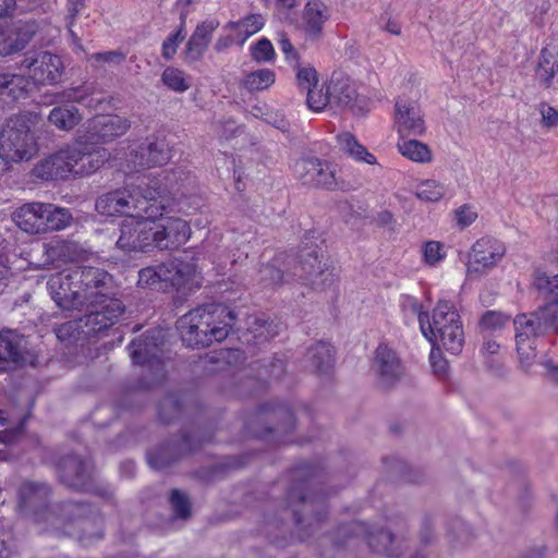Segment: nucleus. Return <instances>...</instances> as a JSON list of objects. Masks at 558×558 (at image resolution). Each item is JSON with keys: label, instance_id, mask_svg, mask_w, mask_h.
<instances>
[{"label": "nucleus", "instance_id": "69168bd1", "mask_svg": "<svg viewBox=\"0 0 558 558\" xmlns=\"http://www.w3.org/2000/svg\"><path fill=\"white\" fill-rule=\"evenodd\" d=\"M296 81L301 88L308 90L317 85V72L312 66L299 68L296 72Z\"/></svg>", "mask_w": 558, "mask_h": 558}, {"label": "nucleus", "instance_id": "f03ea898", "mask_svg": "<svg viewBox=\"0 0 558 558\" xmlns=\"http://www.w3.org/2000/svg\"><path fill=\"white\" fill-rule=\"evenodd\" d=\"M533 286L537 291V308L513 320L519 366L524 373H530L535 364L537 338L558 332V272L537 269Z\"/></svg>", "mask_w": 558, "mask_h": 558}, {"label": "nucleus", "instance_id": "a211bd4d", "mask_svg": "<svg viewBox=\"0 0 558 558\" xmlns=\"http://www.w3.org/2000/svg\"><path fill=\"white\" fill-rule=\"evenodd\" d=\"M20 69L26 71L37 84H54L62 74L61 59L49 51L36 50L25 53Z\"/></svg>", "mask_w": 558, "mask_h": 558}, {"label": "nucleus", "instance_id": "4be33fe9", "mask_svg": "<svg viewBox=\"0 0 558 558\" xmlns=\"http://www.w3.org/2000/svg\"><path fill=\"white\" fill-rule=\"evenodd\" d=\"M38 32L35 21H17L0 24V56H10L23 50Z\"/></svg>", "mask_w": 558, "mask_h": 558}, {"label": "nucleus", "instance_id": "052dcab7", "mask_svg": "<svg viewBox=\"0 0 558 558\" xmlns=\"http://www.w3.org/2000/svg\"><path fill=\"white\" fill-rule=\"evenodd\" d=\"M550 3L548 0H529L526 10L532 15V21L541 26L543 24V16L549 11Z\"/></svg>", "mask_w": 558, "mask_h": 558}, {"label": "nucleus", "instance_id": "9d476101", "mask_svg": "<svg viewBox=\"0 0 558 558\" xmlns=\"http://www.w3.org/2000/svg\"><path fill=\"white\" fill-rule=\"evenodd\" d=\"M93 90V86L84 84L66 88L61 93L56 94L53 104H57L58 106L52 108L49 112L48 121L50 124L61 131H71L77 126L82 121L83 116L72 104H85L86 106L92 107L93 104L89 97L92 96Z\"/></svg>", "mask_w": 558, "mask_h": 558}, {"label": "nucleus", "instance_id": "864d4df0", "mask_svg": "<svg viewBox=\"0 0 558 558\" xmlns=\"http://www.w3.org/2000/svg\"><path fill=\"white\" fill-rule=\"evenodd\" d=\"M387 531H392L399 539L405 544V534L408 532V518L404 513L393 512L387 517Z\"/></svg>", "mask_w": 558, "mask_h": 558}, {"label": "nucleus", "instance_id": "c756f323", "mask_svg": "<svg viewBox=\"0 0 558 558\" xmlns=\"http://www.w3.org/2000/svg\"><path fill=\"white\" fill-rule=\"evenodd\" d=\"M24 339L13 331L0 332V372L9 371L24 361Z\"/></svg>", "mask_w": 558, "mask_h": 558}, {"label": "nucleus", "instance_id": "49530a36", "mask_svg": "<svg viewBox=\"0 0 558 558\" xmlns=\"http://www.w3.org/2000/svg\"><path fill=\"white\" fill-rule=\"evenodd\" d=\"M307 106L311 110L319 112L325 109L328 105L331 107V95L329 93V83L326 88L324 86L320 88L315 85L314 87L307 90L306 98Z\"/></svg>", "mask_w": 558, "mask_h": 558}, {"label": "nucleus", "instance_id": "5701e85b", "mask_svg": "<svg viewBox=\"0 0 558 558\" xmlns=\"http://www.w3.org/2000/svg\"><path fill=\"white\" fill-rule=\"evenodd\" d=\"M171 159L169 144L163 137H149L130 153L135 169L161 167Z\"/></svg>", "mask_w": 558, "mask_h": 558}, {"label": "nucleus", "instance_id": "13d9d810", "mask_svg": "<svg viewBox=\"0 0 558 558\" xmlns=\"http://www.w3.org/2000/svg\"><path fill=\"white\" fill-rule=\"evenodd\" d=\"M82 145H92L89 142H81V130L77 131V136L74 143L62 148L64 154L69 157L68 161L72 168V174L76 175V167L80 162V154Z\"/></svg>", "mask_w": 558, "mask_h": 558}, {"label": "nucleus", "instance_id": "de8ad7c7", "mask_svg": "<svg viewBox=\"0 0 558 558\" xmlns=\"http://www.w3.org/2000/svg\"><path fill=\"white\" fill-rule=\"evenodd\" d=\"M446 193V187L435 181V180H426L423 181L416 189V196L425 202H438L440 201Z\"/></svg>", "mask_w": 558, "mask_h": 558}, {"label": "nucleus", "instance_id": "a19ab883", "mask_svg": "<svg viewBox=\"0 0 558 558\" xmlns=\"http://www.w3.org/2000/svg\"><path fill=\"white\" fill-rule=\"evenodd\" d=\"M558 72V60L555 56L546 48L541 51V58L536 75L538 80L549 87L553 77Z\"/></svg>", "mask_w": 558, "mask_h": 558}, {"label": "nucleus", "instance_id": "f704fd0d", "mask_svg": "<svg viewBox=\"0 0 558 558\" xmlns=\"http://www.w3.org/2000/svg\"><path fill=\"white\" fill-rule=\"evenodd\" d=\"M193 266L179 259H171L159 264V271L163 282L170 283L172 287L180 288L193 274Z\"/></svg>", "mask_w": 558, "mask_h": 558}, {"label": "nucleus", "instance_id": "79ce46f5", "mask_svg": "<svg viewBox=\"0 0 558 558\" xmlns=\"http://www.w3.org/2000/svg\"><path fill=\"white\" fill-rule=\"evenodd\" d=\"M264 25V17L260 14H250L243 20L229 22L226 27L238 31L242 35V43L250 36L256 34Z\"/></svg>", "mask_w": 558, "mask_h": 558}, {"label": "nucleus", "instance_id": "58836bf2", "mask_svg": "<svg viewBox=\"0 0 558 558\" xmlns=\"http://www.w3.org/2000/svg\"><path fill=\"white\" fill-rule=\"evenodd\" d=\"M398 149L402 156L415 162H429L433 157L429 147L416 140H403L399 142Z\"/></svg>", "mask_w": 558, "mask_h": 558}, {"label": "nucleus", "instance_id": "c85d7f7f", "mask_svg": "<svg viewBox=\"0 0 558 558\" xmlns=\"http://www.w3.org/2000/svg\"><path fill=\"white\" fill-rule=\"evenodd\" d=\"M219 21L216 19L206 20L198 24L186 43L185 58L189 61L199 60L213 37L214 32L219 27Z\"/></svg>", "mask_w": 558, "mask_h": 558}, {"label": "nucleus", "instance_id": "37998d69", "mask_svg": "<svg viewBox=\"0 0 558 558\" xmlns=\"http://www.w3.org/2000/svg\"><path fill=\"white\" fill-rule=\"evenodd\" d=\"M26 80L19 74L0 73V96L17 98L26 88Z\"/></svg>", "mask_w": 558, "mask_h": 558}, {"label": "nucleus", "instance_id": "412c9836", "mask_svg": "<svg viewBox=\"0 0 558 558\" xmlns=\"http://www.w3.org/2000/svg\"><path fill=\"white\" fill-rule=\"evenodd\" d=\"M73 277L74 270L68 269L51 275L47 281L51 299L58 307L65 311L82 310V300Z\"/></svg>", "mask_w": 558, "mask_h": 558}, {"label": "nucleus", "instance_id": "0e129e2a", "mask_svg": "<svg viewBox=\"0 0 558 558\" xmlns=\"http://www.w3.org/2000/svg\"><path fill=\"white\" fill-rule=\"evenodd\" d=\"M420 541L423 545L432 544L436 538L435 520L432 514H425L421 522L418 532Z\"/></svg>", "mask_w": 558, "mask_h": 558}, {"label": "nucleus", "instance_id": "8fccbe9b", "mask_svg": "<svg viewBox=\"0 0 558 558\" xmlns=\"http://www.w3.org/2000/svg\"><path fill=\"white\" fill-rule=\"evenodd\" d=\"M171 507L175 518L187 520L191 515V505L189 498L178 489L171 492Z\"/></svg>", "mask_w": 558, "mask_h": 558}, {"label": "nucleus", "instance_id": "dca6fc26", "mask_svg": "<svg viewBox=\"0 0 558 558\" xmlns=\"http://www.w3.org/2000/svg\"><path fill=\"white\" fill-rule=\"evenodd\" d=\"M307 484L298 482L288 493V506L292 508V512L298 524L312 520L320 522L327 514L325 498L317 494H307Z\"/></svg>", "mask_w": 558, "mask_h": 558}, {"label": "nucleus", "instance_id": "c9c22d12", "mask_svg": "<svg viewBox=\"0 0 558 558\" xmlns=\"http://www.w3.org/2000/svg\"><path fill=\"white\" fill-rule=\"evenodd\" d=\"M337 142L340 149L356 161H363L368 165L377 162L376 157L371 154L365 146L360 144L355 136L349 132L337 135Z\"/></svg>", "mask_w": 558, "mask_h": 558}, {"label": "nucleus", "instance_id": "3c124183", "mask_svg": "<svg viewBox=\"0 0 558 558\" xmlns=\"http://www.w3.org/2000/svg\"><path fill=\"white\" fill-rule=\"evenodd\" d=\"M275 416H276L278 423L274 427V432L289 433L294 429V426H295L294 414L288 407H286V405L278 407L275 410Z\"/></svg>", "mask_w": 558, "mask_h": 558}, {"label": "nucleus", "instance_id": "aec40b11", "mask_svg": "<svg viewBox=\"0 0 558 558\" xmlns=\"http://www.w3.org/2000/svg\"><path fill=\"white\" fill-rule=\"evenodd\" d=\"M371 369L377 385L384 389L395 386L403 376L404 367L396 351L387 344H379L375 350Z\"/></svg>", "mask_w": 558, "mask_h": 558}, {"label": "nucleus", "instance_id": "4d7b16f0", "mask_svg": "<svg viewBox=\"0 0 558 558\" xmlns=\"http://www.w3.org/2000/svg\"><path fill=\"white\" fill-rule=\"evenodd\" d=\"M180 411V402L174 397H167L159 404V416L165 423H170Z\"/></svg>", "mask_w": 558, "mask_h": 558}, {"label": "nucleus", "instance_id": "5fc2aeb1", "mask_svg": "<svg viewBox=\"0 0 558 558\" xmlns=\"http://www.w3.org/2000/svg\"><path fill=\"white\" fill-rule=\"evenodd\" d=\"M509 317L501 312L488 311L486 312L481 320L480 328L482 330H495L505 326Z\"/></svg>", "mask_w": 558, "mask_h": 558}, {"label": "nucleus", "instance_id": "7ed1b4c3", "mask_svg": "<svg viewBox=\"0 0 558 558\" xmlns=\"http://www.w3.org/2000/svg\"><path fill=\"white\" fill-rule=\"evenodd\" d=\"M293 280L310 286L313 290H325L335 282L333 274L323 268L315 247H304L298 257L277 255L271 262L260 266L258 281L263 287L275 288Z\"/></svg>", "mask_w": 558, "mask_h": 558}, {"label": "nucleus", "instance_id": "603ef678", "mask_svg": "<svg viewBox=\"0 0 558 558\" xmlns=\"http://www.w3.org/2000/svg\"><path fill=\"white\" fill-rule=\"evenodd\" d=\"M315 187H323L333 191L339 187V182L336 178V172L331 169L330 165L326 161L322 162V171H319L314 183Z\"/></svg>", "mask_w": 558, "mask_h": 558}, {"label": "nucleus", "instance_id": "f3484780", "mask_svg": "<svg viewBox=\"0 0 558 558\" xmlns=\"http://www.w3.org/2000/svg\"><path fill=\"white\" fill-rule=\"evenodd\" d=\"M157 218L130 217L121 222L119 248L126 252H145L154 247V221Z\"/></svg>", "mask_w": 558, "mask_h": 558}, {"label": "nucleus", "instance_id": "473e14b6", "mask_svg": "<svg viewBox=\"0 0 558 558\" xmlns=\"http://www.w3.org/2000/svg\"><path fill=\"white\" fill-rule=\"evenodd\" d=\"M68 159L69 157L64 154L63 149H60L41 162L36 168V172L38 177L46 180L64 179L72 173Z\"/></svg>", "mask_w": 558, "mask_h": 558}, {"label": "nucleus", "instance_id": "cd10ccee", "mask_svg": "<svg viewBox=\"0 0 558 558\" xmlns=\"http://www.w3.org/2000/svg\"><path fill=\"white\" fill-rule=\"evenodd\" d=\"M396 122L398 132L403 135H422L425 123L415 101L399 99L396 102Z\"/></svg>", "mask_w": 558, "mask_h": 558}, {"label": "nucleus", "instance_id": "09e8293b", "mask_svg": "<svg viewBox=\"0 0 558 558\" xmlns=\"http://www.w3.org/2000/svg\"><path fill=\"white\" fill-rule=\"evenodd\" d=\"M187 12L182 11L180 14L181 26L175 34L170 35L162 44V56L170 60L177 52L178 46L184 40L183 28Z\"/></svg>", "mask_w": 558, "mask_h": 558}, {"label": "nucleus", "instance_id": "338daca9", "mask_svg": "<svg viewBox=\"0 0 558 558\" xmlns=\"http://www.w3.org/2000/svg\"><path fill=\"white\" fill-rule=\"evenodd\" d=\"M539 113L542 116V124L545 128H553L558 124V110L546 102L539 105Z\"/></svg>", "mask_w": 558, "mask_h": 558}, {"label": "nucleus", "instance_id": "1a4fd4ad", "mask_svg": "<svg viewBox=\"0 0 558 558\" xmlns=\"http://www.w3.org/2000/svg\"><path fill=\"white\" fill-rule=\"evenodd\" d=\"M356 536L367 542L369 548L379 555L390 558L400 557L407 549V544L392 531H371L363 522H351L343 524L338 530V545L344 546L349 538Z\"/></svg>", "mask_w": 558, "mask_h": 558}, {"label": "nucleus", "instance_id": "f257e3e1", "mask_svg": "<svg viewBox=\"0 0 558 558\" xmlns=\"http://www.w3.org/2000/svg\"><path fill=\"white\" fill-rule=\"evenodd\" d=\"M190 178L181 170L142 175L123 190L105 193L96 199L98 214L107 217L161 218L179 195H185Z\"/></svg>", "mask_w": 558, "mask_h": 558}, {"label": "nucleus", "instance_id": "b1692460", "mask_svg": "<svg viewBox=\"0 0 558 558\" xmlns=\"http://www.w3.org/2000/svg\"><path fill=\"white\" fill-rule=\"evenodd\" d=\"M154 247L161 251L175 250L185 244L191 235L187 222L178 217H167L154 225Z\"/></svg>", "mask_w": 558, "mask_h": 558}, {"label": "nucleus", "instance_id": "7c9ffc66", "mask_svg": "<svg viewBox=\"0 0 558 558\" xmlns=\"http://www.w3.org/2000/svg\"><path fill=\"white\" fill-rule=\"evenodd\" d=\"M85 252L73 241H56L45 245V266L56 263L65 264L83 259Z\"/></svg>", "mask_w": 558, "mask_h": 558}, {"label": "nucleus", "instance_id": "bf43d9fd", "mask_svg": "<svg viewBox=\"0 0 558 558\" xmlns=\"http://www.w3.org/2000/svg\"><path fill=\"white\" fill-rule=\"evenodd\" d=\"M159 282H162L161 271H159V265L149 266L138 271V286L143 288H148L154 287Z\"/></svg>", "mask_w": 558, "mask_h": 558}, {"label": "nucleus", "instance_id": "72a5a7b5", "mask_svg": "<svg viewBox=\"0 0 558 558\" xmlns=\"http://www.w3.org/2000/svg\"><path fill=\"white\" fill-rule=\"evenodd\" d=\"M96 145H82L76 175H88L97 171L108 159L106 149L96 148Z\"/></svg>", "mask_w": 558, "mask_h": 558}, {"label": "nucleus", "instance_id": "e2e57ef3", "mask_svg": "<svg viewBox=\"0 0 558 558\" xmlns=\"http://www.w3.org/2000/svg\"><path fill=\"white\" fill-rule=\"evenodd\" d=\"M424 260L426 264L434 266L445 257L442 245L436 241H429L423 248Z\"/></svg>", "mask_w": 558, "mask_h": 558}, {"label": "nucleus", "instance_id": "39448f33", "mask_svg": "<svg viewBox=\"0 0 558 558\" xmlns=\"http://www.w3.org/2000/svg\"><path fill=\"white\" fill-rule=\"evenodd\" d=\"M410 306L417 315L422 333L437 349L442 348L453 355H458L464 345V331L458 311L447 301H439L433 311L432 317L422 311V305L410 299Z\"/></svg>", "mask_w": 558, "mask_h": 558}, {"label": "nucleus", "instance_id": "a18cd8bd", "mask_svg": "<svg viewBox=\"0 0 558 558\" xmlns=\"http://www.w3.org/2000/svg\"><path fill=\"white\" fill-rule=\"evenodd\" d=\"M449 537L453 547H464L474 539V533L470 525L461 520H457L449 529Z\"/></svg>", "mask_w": 558, "mask_h": 558}, {"label": "nucleus", "instance_id": "bb28decb", "mask_svg": "<svg viewBox=\"0 0 558 558\" xmlns=\"http://www.w3.org/2000/svg\"><path fill=\"white\" fill-rule=\"evenodd\" d=\"M195 449L196 447L192 445V437L183 435L180 439L150 451L147 460L151 468L162 470Z\"/></svg>", "mask_w": 558, "mask_h": 558}, {"label": "nucleus", "instance_id": "ddd939ff", "mask_svg": "<svg viewBox=\"0 0 558 558\" xmlns=\"http://www.w3.org/2000/svg\"><path fill=\"white\" fill-rule=\"evenodd\" d=\"M506 254L505 244L494 238L478 239L468 255L466 276L477 279L494 269Z\"/></svg>", "mask_w": 558, "mask_h": 558}, {"label": "nucleus", "instance_id": "ea45409f", "mask_svg": "<svg viewBox=\"0 0 558 558\" xmlns=\"http://www.w3.org/2000/svg\"><path fill=\"white\" fill-rule=\"evenodd\" d=\"M275 72L270 69H259L247 73L241 85L251 93L262 92L275 83Z\"/></svg>", "mask_w": 558, "mask_h": 558}, {"label": "nucleus", "instance_id": "9b49d317", "mask_svg": "<svg viewBox=\"0 0 558 558\" xmlns=\"http://www.w3.org/2000/svg\"><path fill=\"white\" fill-rule=\"evenodd\" d=\"M86 314L81 317L84 337H92L117 324L125 311L119 299H104L85 304Z\"/></svg>", "mask_w": 558, "mask_h": 558}, {"label": "nucleus", "instance_id": "6e6552de", "mask_svg": "<svg viewBox=\"0 0 558 558\" xmlns=\"http://www.w3.org/2000/svg\"><path fill=\"white\" fill-rule=\"evenodd\" d=\"M37 151V144L25 117L10 118L0 133V158L5 163L29 160Z\"/></svg>", "mask_w": 558, "mask_h": 558}, {"label": "nucleus", "instance_id": "423d86ee", "mask_svg": "<svg viewBox=\"0 0 558 558\" xmlns=\"http://www.w3.org/2000/svg\"><path fill=\"white\" fill-rule=\"evenodd\" d=\"M72 214L50 203H27L13 213V221L26 233L39 234L63 230L70 226Z\"/></svg>", "mask_w": 558, "mask_h": 558}, {"label": "nucleus", "instance_id": "20e7f679", "mask_svg": "<svg viewBox=\"0 0 558 558\" xmlns=\"http://www.w3.org/2000/svg\"><path fill=\"white\" fill-rule=\"evenodd\" d=\"M234 319V313L227 306L208 304L180 317L177 328L187 347H209L228 337Z\"/></svg>", "mask_w": 558, "mask_h": 558}, {"label": "nucleus", "instance_id": "6e6d98bb", "mask_svg": "<svg viewBox=\"0 0 558 558\" xmlns=\"http://www.w3.org/2000/svg\"><path fill=\"white\" fill-rule=\"evenodd\" d=\"M81 336H83L82 327H81V318L69 320L64 324H61L57 328V337L64 341V340H76Z\"/></svg>", "mask_w": 558, "mask_h": 558}, {"label": "nucleus", "instance_id": "0eeeda50", "mask_svg": "<svg viewBox=\"0 0 558 558\" xmlns=\"http://www.w3.org/2000/svg\"><path fill=\"white\" fill-rule=\"evenodd\" d=\"M63 533L76 537L84 546L104 536V518L95 507L84 502H65L61 506Z\"/></svg>", "mask_w": 558, "mask_h": 558}, {"label": "nucleus", "instance_id": "6ab92c4d", "mask_svg": "<svg viewBox=\"0 0 558 558\" xmlns=\"http://www.w3.org/2000/svg\"><path fill=\"white\" fill-rule=\"evenodd\" d=\"M59 481L75 490H89L93 483L94 466L88 459L77 454H66L57 463Z\"/></svg>", "mask_w": 558, "mask_h": 558}, {"label": "nucleus", "instance_id": "f8f14e48", "mask_svg": "<svg viewBox=\"0 0 558 558\" xmlns=\"http://www.w3.org/2000/svg\"><path fill=\"white\" fill-rule=\"evenodd\" d=\"M159 336L160 331L148 330L138 339L133 340L129 347L133 363L147 366L153 375L151 383L145 385V388L161 383L165 377Z\"/></svg>", "mask_w": 558, "mask_h": 558}, {"label": "nucleus", "instance_id": "2eb2a0df", "mask_svg": "<svg viewBox=\"0 0 558 558\" xmlns=\"http://www.w3.org/2000/svg\"><path fill=\"white\" fill-rule=\"evenodd\" d=\"M73 270V279L82 300V310L85 304L104 299H113L110 296L112 277L106 270L90 266L75 267Z\"/></svg>", "mask_w": 558, "mask_h": 558}, {"label": "nucleus", "instance_id": "4468645a", "mask_svg": "<svg viewBox=\"0 0 558 558\" xmlns=\"http://www.w3.org/2000/svg\"><path fill=\"white\" fill-rule=\"evenodd\" d=\"M131 128V121L118 114H98L87 120L81 128V142L100 145L113 142Z\"/></svg>", "mask_w": 558, "mask_h": 558}, {"label": "nucleus", "instance_id": "c03bdc74", "mask_svg": "<svg viewBox=\"0 0 558 558\" xmlns=\"http://www.w3.org/2000/svg\"><path fill=\"white\" fill-rule=\"evenodd\" d=\"M162 83L173 92L183 93L191 87L183 71L169 66L161 75Z\"/></svg>", "mask_w": 558, "mask_h": 558}, {"label": "nucleus", "instance_id": "680f3d73", "mask_svg": "<svg viewBox=\"0 0 558 558\" xmlns=\"http://www.w3.org/2000/svg\"><path fill=\"white\" fill-rule=\"evenodd\" d=\"M252 57L258 62L270 61L275 57L272 44L267 38L259 39L252 48Z\"/></svg>", "mask_w": 558, "mask_h": 558}, {"label": "nucleus", "instance_id": "393cba45", "mask_svg": "<svg viewBox=\"0 0 558 558\" xmlns=\"http://www.w3.org/2000/svg\"><path fill=\"white\" fill-rule=\"evenodd\" d=\"M329 93L331 95V108L349 109L354 114L362 111L363 101L350 78L342 73H333L329 80Z\"/></svg>", "mask_w": 558, "mask_h": 558}, {"label": "nucleus", "instance_id": "e433bc0d", "mask_svg": "<svg viewBox=\"0 0 558 558\" xmlns=\"http://www.w3.org/2000/svg\"><path fill=\"white\" fill-rule=\"evenodd\" d=\"M306 357L317 373H327L333 365V351L327 342L319 341L312 345Z\"/></svg>", "mask_w": 558, "mask_h": 558}, {"label": "nucleus", "instance_id": "774afa93", "mask_svg": "<svg viewBox=\"0 0 558 558\" xmlns=\"http://www.w3.org/2000/svg\"><path fill=\"white\" fill-rule=\"evenodd\" d=\"M477 218V214L468 205H463L456 210L457 223L461 228L472 225Z\"/></svg>", "mask_w": 558, "mask_h": 558}, {"label": "nucleus", "instance_id": "4c0bfd02", "mask_svg": "<svg viewBox=\"0 0 558 558\" xmlns=\"http://www.w3.org/2000/svg\"><path fill=\"white\" fill-rule=\"evenodd\" d=\"M322 162L316 157H303L294 163V173L303 184L314 186L316 177L322 171Z\"/></svg>", "mask_w": 558, "mask_h": 558}, {"label": "nucleus", "instance_id": "a878e982", "mask_svg": "<svg viewBox=\"0 0 558 558\" xmlns=\"http://www.w3.org/2000/svg\"><path fill=\"white\" fill-rule=\"evenodd\" d=\"M50 489L46 484L26 482L19 489V511L25 517L38 518L47 508Z\"/></svg>", "mask_w": 558, "mask_h": 558}, {"label": "nucleus", "instance_id": "2f4dec72", "mask_svg": "<svg viewBox=\"0 0 558 558\" xmlns=\"http://www.w3.org/2000/svg\"><path fill=\"white\" fill-rule=\"evenodd\" d=\"M329 17V10L324 2L320 0L308 1L302 16L305 34L313 39L319 38L323 33V26Z\"/></svg>", "mask_w": 558, "mask_h": 558}]
</instances>
